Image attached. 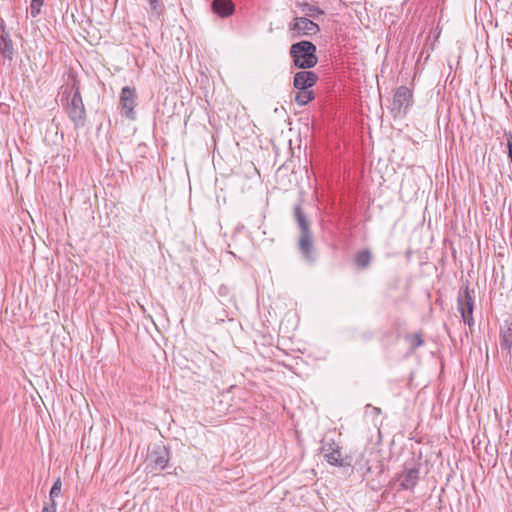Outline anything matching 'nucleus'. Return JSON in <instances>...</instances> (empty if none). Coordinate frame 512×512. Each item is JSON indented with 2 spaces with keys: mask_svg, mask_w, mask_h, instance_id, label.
<instances>
[{
  "mask_svg": "<svg viewBox=\"0 0 512 512\" xmlns=\"http://www.w3.org/2000/svg\"><path fill=\"white\" fill-rule=\"evenodd\" d=\"M59 96L61 105L75 128L83 127L86 122V111L80 94L79 81L74 75H70L66 84L60 87Z\"/></svg>",
  "mask_w": 512,
  "mask_h": 512,
  "instance_id": "nucleus-1",
  "label": "nucleus"
},
{
  "mask_svg": "<svg viewBox=\"0 0 512 512\" xmlns=\"http://www.w3.org/2000/svg\"><path fill=\"white\" fill-rule=\"evenodd\" d=\"M316 51L317 48L311 41L303 40L292 44L289 54L294 66L305 70L316 66L318 62Z\"/></svg>",
  "mask_w": 512,
  "mask_h": 512,
  "instance_id": "nucleus-2",
  "label": "nucleus"
},
{
  "mask_svg": "<svg viewBox=\"0 0 512 512\" xmlns=\"http://www.w3.org/2000/svg\"><path fill=\"white\" fill-rule=\"evenodd\" d=\"M294 218L300 229V237L298 240V249L306 260H313V236L310 229L309 221L300 205L294 207Z\"/></svg>",
  "mask_w": 512,
  "mask_h": 512,
  "instance_id": "nucleus-3",
  "label": "nucleus"
},
{
  "mask_svg": "<svg viewBox=\"0 0 512 512\" xmlns=\"http://www.w3.org/2000/svg\"><path fill=\"white\" fill-rule=\"evenodd\" d=\"M420 461L411 458L403 465L401 472L397 473L393 480L398 482V491H414L420 479Z\"/></svg>",
  "mask_w": 512,
  "mask_h": 512,
  "instance_id": "nucleus-4",
  "label": "nucleus"
},
{
  "mask_svg": "<svg viewBox=\"0 0 512 512\" xmlns=\"http://www.w3.org/2000/svg\"><path fill=\"white\" fill-rule=\"evenodd\" d=\"M413 105V93L406 86H400L396 89L391 107V113L394 118L405 117L410 107Z\"/></svg>",
  "mask_w": 512,
  "mask_h": 512,
  "instance_id": "nucleus-5",
  "label": "nucleus"
},
{
  "mask_svg": "<svg viewBox=\"0 0 512 512\" xmlns=\"http://www.w3.org/2000/svg\"><path fill=\"white\" fill-rule=\"evenodd\" d=\"M474 291L466 286L463 291L458 294V311L461 314L462 320L465 324L472 326L474 324L473 309H474Z\"/></svg>",
  "mask_w": 512,
  "mask_h": 512,
  "instance_id": "nucleus-6",
  "label": "nucleus"
},
{
  "mask_svg": "<svg viewBox=\"0 0 512 512\" xmlns=\"http://www.w3.org/2000/svg\"><path fill=\"white\" fill-rule=\"evenodd\" d=\"M137 92L135 88L125 86L122 88L119 98L120 113L130 120L136 119L135 107L137 105Z\"/></svg>",
  "mask_w": 512,
  "mask_h": 512,
  "instance_id": "nucleus-7",
  "label": "nucleus"
},
{
  "mask_svg": "<svg viewBox=\"0 0 512 512\" xmlns=\"http://www.w3.org/2000/svg\"><path fill=\"white\" fill-rule=\"evenodd\" d=\"M147 459L153 469L164 470L168 466L170 452L164 444H154Z\"/></svg>",
  "mask_w": 512,
  "mask_h": 512,
  "instance_id": "nucleus-8",
  "label": "nucleus"
},
{
  "mask_svg": "<svg viewBox=\"0 0 512 512\" xmlns=\"http://www.w3.org/2000/svg\"><path fill=\"white\" fill-rule=\"evenodd\" d=\"M321 450L329 464L338 467H343L348 464L342 457L340 446L334 440L323 442Z\"/></svg>",
  "mask_w": 512,
  "mask_h": 512,
  "instance_id": "nucleus-9",
  "label": "nucleus"
},
{
  "mask_svg": "<svg viewBox=\"0 0 512 512\" xmlns=\"http://www.w3.org/2000/svg\"><path fill=\"white\" fill-rule=\"evenodd\" d=\"M290 30L296 31L297 36H300L314 35L320 31V28L317 23L306 17H297L294 23L290 24Z\"/></svg>",
  "mask_w": 512,
  "mask_h": 512,
  "instance_id": "nucleus-10",
  "label": "nucleus"
},
{
  "mask_svg": "<svg viewBox=\"0 0 512 512\" xmlns=\"http://www.w3.org/2000/svg\"><path fill=\"white\" fill-rule=\"evenodd\" d=\"M318 81V76L313 71H300L294 75L293 85L298 90L309 89Z\"/></svg>",
  "mask_w": 512,
  "mask_h": 512,
  "instance_id": "nucleus-11",
  "label": "nucleus"
},
{
  "mask_svg": "<svg viewBox=\"0 0 512 512\" xmlns=\"http://www.w3.org/2000/svg\"><path fill=\"white\" fill-rule=\"evenodd\" d=\"M0 54L11 60L14 55L13 42L9 33L5 30L4 24H0Z\"/></svg>",
  "mask_w": 512,
  "mask_h": 512,
  "instance_id": "nucleus-12",
  "label": "nucleus"
},
{
  "mask_svg": "<svg viewBox=\"0 0 512 512\" xmlns=\"http://www.w3.org/2000/svg\"><path fill=\"white\" fill-rule=\"evenodd\" d=\"M211 8L221 18L229 17L235 11V5L231 0H213Z\"/></svg>",
  "mask_w": 512,
  "mask_h": 512,
  "instance_id": "nucleus-13",
  "label": "nucleus"
},
{
  "mask_svg": "<svg viewBox=\"0 0 512 512\" xmlns=\"http://www.w3.org/2000/svg\"><path fill=\"white\" fill-rule=\"evenodd\" d=\"M500 346L503 351L508 354L511 353L512 349V328L511 326L502 327L500 330Z\"/></svg>",
  "mask_w": 512,
  "mask_h": 512,
  "instance_id": "nucleus-14",
  "label": "nucleus"
},
{
  "mask_svg": "<svg viewBox=\"0 0 512 512\" xmlns=\"http://www.w3.org/2000/svg\"><path fill=\"white\" fill-rule=\"evenodd\" d=\"M372 254L368 249L361 250L355 255V264L359 269H366L370 266Z\"/></svg>",
  "mask_w": 512,
  "mask_h": 512,
  "instance_id": "nucleus-15",
  "label": "nucleus"
},
{
  "mask_svg": "<svg viewBox=\"0 0 512 512\" xmlns=\"http://www.w3.org/2000/svg\"><path fill=\"white\" fill-rule=\"evenodd\" d=\"M314 98L315 95L313 91H310L308 89L298 90V92L295 95V102L300 106H304L308 104L310 101H312Z\"/></svg>",
  "mask_w": 512,
  "mask_h": 512,
  "instance_id": "nucleus-16",
  "label": "nucleus"
},
{
  "mask_svg": "<svg viewBox=\"0 0 512 512\" xmlns=\"http://www.w3.org/2000/svg\"><path fill=\"white\" fill-rule=\"evenodd\" d=\"M405 340L410 344L412 351L424 345L422 332L405 335Z\"/></svg>",
  "mask_w": 512,
  "mask_h": 512,
  "instance_id": "nucleus-17",
  "label": "nucleus"
},
{
  "mask_svg": "<svg viewBox=\"0 0 512 512\" xmlns=\"http://www.w3.org/2000/svg\"><path fill=\"white\" fill-rule=\"evenodd\" d=\"M61 489H62V482H61L60 477H58L54 481V483L50 489V492H49L50 503H56L55 499L57 497H59V495L61 493Z\"/></svg>",
  "mask_w": 512,
  "mask_h": 512,
  "instance_id": "nucleus-18",
  "label": "nucleus"
},
{
  "mask_svg": "<svg viewBox=\"0 0 512 512\" xmlns=\"http://www.w3.org/2000/svg\"><path fill=\"white\" fill-rule=\"evenodd\" d=\"M45 0H31L29 13L32 18H36L41 13V8Z\"/></svg>",
  "mask_w": 512,
  "mask_h": 512,
  "instance_id": "nucleus-19",
  "label": "nucleus"
},
{
  "mask_svg": "<svg viewBox=\"0 0 512 512\" xmlns=\"http://www.w3.org/2000/svg\"><path fill=\"white\" fill-rule=\"evenodd\" d=\"M301 7H302V11L311 17H314L315 14H323L324 13L319 7L310 5L308 3H303L301 5Z\"/></svg>",
  "mask_w": 512,
  "mask_h": 512,
  "instance_id": "nucleus-20",
  "label": "nucleus"
},
{
  "mask_svg": "<svg viewBox=\"0 0 512 512\" xmlns=\"http://www.w3.org/2000/svg\"><path fill=\"white\" fill-rule=\"evenodd\" d=\"M151 10L157 15L164 13V6L161 0H148Z\"/></svg>",
  "mask_w": 512,
  "mask_h": 512,
  "instance_id": "nucleus-21",
  "label": "nucleus"
},
{
  "mask_svg": "<svg viewBox=\"0 0 512 512\" xmlns=\"http://www.w3.org/2000/svg\"><path fill=\"white\" fill-rule=\"evenodd\" d=\"M504 137L506 140V145L508 148V158L512 164V132L511 131H505Z\"/></svg>",
  "mask_w": 512,
  "mask_h": 512,
  "instance_id": "nucleus-22",
  "label": "nucleus"
},
{
  "mask_svg": "<svg viewBox=\"0 0 512 512\" xmlns=\"http://www.w3.org/2000/svg\"><path fill=\"white\" fill-rule=\"evenodd\" d=\"M56 503L45 504L41 512H56Z\"/></svg>",
  "mask_w": 512,
  "mask_h": 512,
  "instance_id": "nucleus-23",
  "label": "nucleus"
},
{
  "mask_svg": "<svg viewBox=\"0 0 512 512\" xmlns=\"http://www.w3.org/2000/svg\"><path fill=\"white\" fill-rule=\"evenodd\" d=\"M402 325H404V322H402L400 319H396V320H394V322H393V327H394L395 329L400 328Z\"/></svg>",
  "mask_w": 512,
  "mask_h": 512,
  "instance_id": "nucleus-24",
  "label": "nucleus"
}]
</instances>
